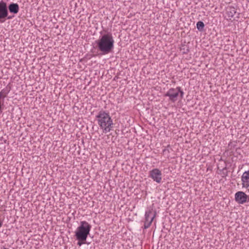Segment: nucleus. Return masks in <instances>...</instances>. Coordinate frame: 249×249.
Returning a JSON list of instances; mask_svg holds the SVG:
<instances>
[{"label": "nucleus", "instance_id": "nucleus-1", "mask_svg": "<svg viewBox=\"0 0 249 249\" xmlns=\"http://www.w3.org/2000/svg\"><path fill=\"white\" fill-rule=\"evenodd\" d=\"M96 48L102 54H107L111 52L114 48V40L110 33L101 36L95 42Z\"/></svg>", "mask_w": 249, "mask_h": 249}, {"label": "nucleus", "instance_id": "nucleus-2", "mask_svg": "<svg viewBox=\"0 0 249 249\" xmlns=\"http://www.w3.org/2000/svg\"><path fill=\"white\" fill-rule=\"evenodd\" d=\"M98 124L103 130V132H109L113 127V121L108 113L101 110L96 116Z\"/></svg>", "mask_w": 249, "mask_h": 249}, {"label": "nucleus", "instance_id": "nucleus-3", "mask_svg": "<svg viewBox=\"0 0 249 249\" xmlns=\"http://www.w3.org/2000/svg\"><path fill=\"white\" fill-rule=\"evenodd\" d=\"M91 228V225L86 221L80 222V226L75 231V235L78 241H86Z\"/></svg>", "mask_w": 249, "mask_h": 249}, {"label": "nucleus", "instance_id": "nucleus-4", "mask_svg": "<svg viewBox=\"0 0 249 249\" xmlns=\"http://www.w3.org/2000/svg\"><path fill=\"white\" fill-rule=\"evenodd\" d=\"M13 16H8V11L7 3L1 0L0 1V19L7 18L10 19Z\"/></svg>", "mask_w": 249, "mask_h": 249}, {"label": "nucleus", "instance_id": "nucleus-5", "mask_svg": "<svg viewBox=\"0 0 249 249\" xmlns=\"http://www.w3.org/2000/svg\"><path fill=\"white\" fill-rule=\"evenodd\" d=\"M235 200L238 204H243L249 202V196L243 192L239 191L235 194Z\"/></svg>", "mask_w": 249, "mask_h": 249}, {"label": "nucleus", "instance_id": "nucleus-6", "mask_svg": "<svg viewBox=\"0 0 249 249\" xmlns=\"http://www.w3.org/2000/svg\"><path fill=\"white\" fill-rule=\"evenodd\" d=\"M149 177L157 183H160L162 179L161 171L158 168H154L149 172Z\"/></svg>", "mask_w": 249, "mask_h": 249}, {"label": "nucleus", "instance_id": "nucleus-7", "mask_svg": "<svg viewBox=\"0 0 249 249\" xmlns=\"http://www.w3.org/2000/svg\"><path fill=\"white\" fill-rule=\"evenodd\" d=\"M165 96L169 97L170 101L172 102H175L177 100L178 97L177 87L176 89H170L165 94Z\"/></svg>", "mask_w": 249, "mask_h": 249}, {"label": "nucleus", "instance_id": "nucleus-8", "mask_svg": "<svg viewBox=\"0 0 249 249\" xmlns=\"http://www.w3.org/2000/svg\"><path fill=\"white\" fill-rule=\"evenodd\" d=\"M243 187H249V170L243 173L241 177Z\"/></svg>", "mask_w": 249, "mask_h": 249}, {"label": "nucleus", "instance_id": "nucleus-9", "mask_svg": "<svg viewBox=\"0 0 249 249\" xmlns=\"http://www.w3.org/2000/svg\"><path fill=\"white\" fill-rule=\"evenodd\" d=\"M8 7L10 12L14 14H17L19 11V6L17 3H11Z\"/></svg>", "mask_w": 249, "mask_h": 249}, {"label": "nucleus", "instance_id": "nucleus-10", "mask_svg": "<svg viewBox=\"0 0 249 249\" xmlns=\"http://www.w3.org/2000/svg\"><path fill=\"white\" fill-rule=\"evenodd\" d=\"M10 91V89L6 87L5 89H2L0 91V100H1V99L4 100L5 98L6 97L7 94L9 93V92Z\"/></svg>", "mask_w": 249, "mask_h": 249}, {"label": "nucleus", "instance_id": "nucleus-11", "mask_svg": "<svg viewBox=\"0 0 249 249\" xmlns=\"http://www.w3.org/2000/svg\"><path fill=\"white\" fill-rule=\"evenodd\" d=\"M154 212H156L155 211L153 212L152 210H149L148 211H146L145 213V220L146 221H149L150 220V217H152L153 215L154 214Z\"/></svg>", "mask_w": 249, "mask_h": 249}, {"label": "nucleus", "instance_id": "nucleus-12", "mask_svg": "<svg viewBox=\"0 0 249 249\" xmlns=\"http://www.w3.org/2000/svg\"><path fill=\"white\" fill-rule=\"evenodd\" d=\"M156 213L154 212V214L153 215L152 217H150V220L149 221H146V220L145 221L144 224V228L145 229H147L148 228H149L154 218L156 216Z\"/></svg>", "mask_w": 249, "mask_h": 249}, {"label": "nucleus", "instance_id": "nucleus-13", "mask_svg": "<svg viewBox=\"0 0 249 249\" xmlns=\"http://www.w3.org/2000/svg\"><path fill=\"white\" fill-rule=\"evenodd\" d=\"M205 25L201 21H199L196 23V28L199 31H202L204 30Z\"/></svg>", "mask_w": 249, "mask_h": 249}, {"label": "nucleus", "instance_id": "nucleus-14", "mask_svg": "<svg viewBox=\"0 0 249 249\" xmlns=\"http://www.w3.org/2000/svg\"><path fill=\"white\" fill-rule=\"evenodd\" d=\"M181 51H182L183 54H187L189 52V47L186 45H182L180 48Z\"/></svg>", "mask_w": 249, "mask_h": 249}, {"label": "nucleus", "instance_id": "nucleus-15", "mask_svg": "<svg viewBox=\"0 0 249 249\" xmlns=\"http://www.w3.org/2000/svg\"><path fill=\"white\" fill-rule=\"evenodd\" d=\"M229 11H228L229 16L233 17L234 14L236 13V10L234 8H230Z\"/></svg>", "mask_w": 249, "mask_h": 249}, {"label": "nucleus", "instance_id": "nucleus-16", "mask_svg": "<svg viewBox=\"0 0 249 249\" xmlns=\"http://www.w3.org/2000/svg\"><path fill=\"white\" fill-rule=\"evenodd\" d=\"M177 91H178V95L179 94V93H180V97L182 98L183 96L184 92L181 90V89L180 87H177Z\"/></svg>", "mask_w": 249, "mask_h": 249}, {"label": "nucleus", "instance_id": "nucleus-17", "mask_svg": "<svg viewBox=\"0 0 249 249\" xmlns=\"http://www.w3.org/2000/svg\"><path fill=\"white\" fill-rule=\"evenodd\" d=\"M85 241H78L77 243V245L79 246H81L83 244L85 243Z\"/></svg>", "mask_w": 249, "mask_h": 249}, {"label": "nucleus", "instance_id": "nucleus-18", "mask_svg": "<svg viewBox=\"0 0 249 249\" xmlns=\"http://www.w3.org/2000/svg\"><path fill=\"white\" fill-rule=\"evenodd\" d=\"M1 106H2V103H1V101L0 100V113H1L2 112Z\"/></svg>", "mask_w": 249, "mask_h": 249}, {"label": "nucleus", "instance_id": "nucleus-19", "mask_svg": "<svg viewBox=\"0 0 249 249\" xmlns=\"http://www.w3.org/2000/svg\"><path fill=\"white\" fill-rule=\"evenodd\" d=\"M166 151H167L168 152H169V150L167 149H164L163 150V153H165L166 152Z\"/></svg>", "mask_w": 249, "mask_h": 249}, {"label": "nucleus", "instance_id": "nucleus-20", "mask_svg": "<svg viewBox=\"0 0 249 249\" xmlns=\"http://www.w3.org/2000/svg\"><path fill=\"white\" fill-rule=\"evenodd\" d=\"M1 249H8L6 248H5V247H3Z\"/></svg>", "mask_w": 249, "mask_h": 249}]
</instances>
